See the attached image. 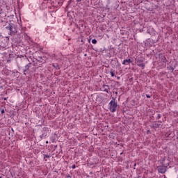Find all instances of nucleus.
<instances>
[{"mask_svg":"<svg viewBox=\"0 0 178 178\" xmlns=\"http://www.w3.org/2000/svg\"><path fill=\"white\" fill-rule=\"evenodd\" d=\"M26 69H29V67H30V66L29 65H26Z\"/></svg>","mask_w":178,"mask_h":178,"instance_id":"ddd939ff","label":"nucleus"},{"mask_svg":"<svg viewBox=\"0 0 178 178\" xmlns=\"http://www.w3.org/2000/svg\"><path fill=\"white\" fill-rule=\"evenodd\" d=\"M165 60H166V58L164 57Z\"/></svg>","mask_w":178,"mask_h":178,"instance_id":"6ab92c4d","label":"nucleus"},{"mask_svg":"<svg viewBox=\"0 0 178 178\" xmlns=\"http://www.w3.org/2000/svg\"><path fill=\"white\" fill-rule=\"evenodd\" d=\"M157 168H158L159 173L163 174L166 172V166L160 165V166H158Z\"/></svg>","mask_w":178,"mask_h":178,"instance_id":"7ed1b4c3","label":"nucleus"},{"mask_svg":"<svg viewBox=\"0 0 178 178\" xmlns=\"http://www.w3.org/2000/svg\"><path fill=\"white\" fill-rule=\"evenodd\" d=\"M76 2H81V0H76Z\"/></svg>","mask_w":178,"mask_h":178,"instance_id":"2eb2a0df","label":"nucleus"},{"mask_svg":"<svg viewBox=\"0 0 178 178\" xmlns=\"http://www.w3.org/2000/svg\"><path fill=\"white\" fill-rule=\"evenodd\" d=\"M6 29L8 30L10 34H16L17 33V29H16V26L13 24H9Z\"/></svg>","mask_w":178,"mask_h":178,"instance_id":"f03ea898","label":"nucleus"},{"mask_svg":"<svg viewBox=\"0 0 178 178\" xmlns=\"http://www.w3.org/2000/svg\"><path fill=\"white\" fill-rule=\"evenodd\" d=\"M1 113H2V115H3V113H5V110L2 109L1 110Z\"/></svg>","mask_w":178,"mask_h":178,"instance_id":"9b49d317","label":"nucleus"},{"mask_svg":"<svg viewBox=\"0 0 178 178\" xmlns=\"http://www.w3.org/2000/svg\"><path fill=\"white\" fill-rule=\"evenodd\" d=\"M45 158H51V156L48 154H44V159H45Z\"/></svg>","mask_w":178,"mask_h":178,"instance_id":"0eeeda50","label":"nucleus"},{"mask_svg":"<svg viewBox=\"0 0 178 178\" xmlns=\"http://www.w3.org/2000/svg\"><path fill=\"white\" fill-rule=\"evenodd\" d=\"M158 118H161V115H159V116H158Z\"/></svg>","mask_w":178,"mask_h":178,"instance_id":"f3484780","label":"nucleus"},{"mask_svg":"<svg viewBox=\"0 0 178 178\" xmlns=\"http://www.w3.org/2000/svg\"><path fill=\"white\" fill-rule=\"evenodd\" d=\"M146 97H147V98H151V95H146Z\"/></svg>","mask_w":178,"mask_h":178,"instance_id":"9d476101","label":"nucleus"},{"mask_svg":"<svg viewBox=\"0 0 178 178\" xmlns=\"http://www.w3.org/2000/svg\"><path fill=\"white\" fill-rule=\"evenodd\" d=\"M104 91L105 92H108V89H105V90H104Z\"/></svg>","mask_w":178,"mask_h":178,"instance_id":"f8f14e48","label":"nucleus"},{"mask_svg":"<svg viewBox=\"0 0 178 178\" xmlns=\"http://www.w3.org/2000/svg\"><path fill=\"white\" fill-rule=\"evenodd\" d=\"M136 62H137V66H138L139 67H141L142 69H145V64L143 63V60L138 59Z\"/></svg>","mask_w":178,"mask_h":178,"instance_id":"20e7f679","label":"nucleus"},{"mask_svg":"<svg viewBox=\"0 0 178 178\" xmlns=\"http://www.w3.org/2000/svg\"><path fill=\"white\" fill-rule=\"evenodd\" d=\"M130 63H131V60L130 58L125 59L122 62V65H130Z\"/></svg>","mask_w":178,"mask_h":178,"instance_id":"39448f33","label":"nucleus"},{"mask_svg":"<svg viewBox=\"0 0 178 178\" xmlns=\"http://www.w3.org/2000/svg\"><path fill=\"white\" fill-rule=\"evenodd\" d=\"M158 118H161V115H159V116H158Z\"/></svg>","mask_w":178,"mask_h":178,"instance_id":"a211bd4d","label":"nucleus"},{"mask_svg":"<svg viewBox=\"0 0 178 178\" xmlns=\"http://www.w3.org/2000/svg\"><path fill=\"white\" fill-rule=\"evenodd\" d=\"M110 74L111 77H115V72H113V70L110 71Z\"/></svg>","mask_w":178,"mask_h":178,"instance_id":"423d86ee","label":"nucleus"},{"mask_svg":"<svg viewBox=\"0 0 178 178\" xmlns=\"http://www.w3.org/2000/svg\"><path fill=\"white\" fill-rule=\"evenodd\" d=\"M118 80H120V76L117 77Z\"/></svg>","mask_w":178,"mask_h":178,"instance_id":"4468645a","label":"nucleus"},{"mask_svg":"<svg viewBox=\"0 0 178 178\" xmlns=\"http://www.w3.org/2000/svg\"><path fill=\"white\" fill-rule=\"evenodd\" d=\"M92 43L97 44V40L95 39L92 40Z\"/></svg>","mask_w":178,"mask_h":178,"instance_id":"6e6552de","label":"nucleus"},{"mask_svg":"<svg viewBox=\"0 0 178 178\" xmlns=\"http://www.w3.org/2000/svg\"><path fill=\"white\" fill-rule=\"evenodd\" d=\"M0 15H2V10H0Z\"/></svg>","mask_w":178,"mask_h":178,"instance_id":"dca6fc26","label":"nucleus"},{"mask_svg":"<svg viewBox=\"0 0 178 178\" xmlns=\"http://www.w3.org/2000/svg\"><path fill=\"white\" fill-rule=\"evenodd\" d=\"M108 109L112 113H115L118 110V103L114 97L112 98V100L108 104Z\"/></svg>","mask_w":178,"mask_h":178,"instance_id":"f257e3e1","label":"nucleus"},{"mask_svg":"<svg viewBox=\"0 0 178 178\" xmlns=\"http://www.w3.org/2000/svg\"><path fill=\"white\" fill-rule=\"evenodd\" d=\"M72 169H76V165H72Z\"/></svg>","mask_w":178,"mask_h":178,"instance_id":"1a4fd4ad","label":"nucleus"},{"mask_svg":"<svg viewBox=\"0 0 178 178\" xmlns=\"http://www.w3.org/2000/svg\"><path fill=\"white\" fill-rule=\"evenodd\" d=\"M44 1H47V0H44Z\"/></svg>","mask_w":178,"mask_h":178,"instance_id":"aec40b11","label":"nucleus"}]
</instances>
